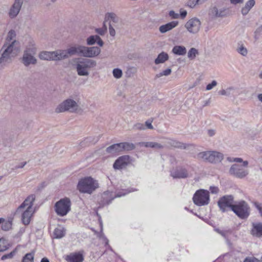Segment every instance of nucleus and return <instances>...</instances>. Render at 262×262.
I'll return each instance as SVG.
<instances>
[{"label": "nucleus", "instance_id": "ea45409f", "mask_svg": "<svg viewBox=\"0 0 262 262\" xmlns=\"http://www.w3.org/2000/svg\"><path fill=\"white\" fill-rule=\"evenodd\" d=\"M205 2V0H189L187 2V6L190 8H193L196 4H201Z\"/></svg>", "mask_w": 262, "mask_h": 262}, {"label": "nucleus", "instance_id": "7c9ffc66", "mask_svg": "<svg viewBox=\"0 0 262 262\" xmlns=\"http://www.w3.org/2000/svg\"><path fill=\"white\" fill-rule=\"evenodd\" d=\"M16 35V33L14 30H11L9 31L8 33L6 41L4 44H9L12 42L13 41H17L15 39Z\"/></svg>", "mask_w": 262, "mask_h": 262}, {"label": "nucleus", "instance_id": "0e129e2a", "mask_svg": "<svg viewBox=\"0 0 262 262\" xmlns=\"http://www.w3.org/2000/svg\"><path fill=\"white\" fill-rule=\"evenodd\" d=\"M208 135L211 137L215 135V131L213 129H209L208 130Z\"/></svg>", "mask_w": 262, "mask_h": 262}, {"label": "nucleus", "instance_id": "20e7f679", "mask_svg": "<svg viewBox=\"0 0 262 262\" xmlns=\"http://www.w3.org/2000/svg\"><path fill=\"white\" fill-rule=\"evenodd\" d=\"M37 52V48L34 42H31L24 51L21 62L25 67L30 64L35 65L37 63V59L35 57Z\"/></svg>", "mask_w": 262, "mask_h": 262}, {"label": "nucleus", "instance_id": "412c9836", "mask_svg": "<svg viewBox=\"0 0 262 262\" xmlns=\"http://www.w3.org/2000/svg\"><path fill=\"white\" fill-rule=\"evenodd\" d=\"M178 25V21H172L170 23H168L165 25H163L159 27V31L161 33H165L176 27H177Z\"/></svg>", "mask_w": 262, "mask_h": 262}, {"label": "nucleus", "instance_id": "49530a36", "mask_svg": "<svg viewBox=\"0 0 262 262\" xmlns=\"http://www.w3.org/2000/svg\"><path fill=\"white\" fill-rule=\"evenodd\" d=\"M11 226H12L11 222L7 221V222H5V221H4L2 223V229L3 230L8 231L11 228Z\"/></svg>", "mask_w": 262, "mask_h": 262}, {"label": "nucleus", "instance_id": "7ed1b4c3", "mask_svg": "<svg viewBox=\"0 0 262 262\" xmlns=\"http://www.w3.org/2000/svg\"><path fill=\"white\" fill-rule=\"evenodd\" d=\"M99 187L97 181L91 177L80 179L77 185L78 190L82 193L91 194Z\"/></svg>", "mask_w": 262, "mask_h": 262}, {"label": "nucleus", "instance_id": "13d9d810", "mask_svg": "<svg viewBox=\"0 0 262 262\" xmlns=\"http://www.w3.org/2000/svg\"><path fill=\"white\" fill-rule=\"evenodd\" d=\"M151 123H152V121L149 120H147L145 122V124L144 125H145V126H146V127L147 128L150 129H152L154 128V127H153V126L151 124Z\"/></svg>", "mask_w": 262, "mask_h": 262}, {"label": "nucleus", "instance_id": "5701e85b", "mask_svg": "<svg viewBox=\"0 0 262 262\" xmlns=\"http://www.w3.org/2000/svg\"><path fill=\"white\" fill-rule=\"evenodd\" d=\"M66 260L68 262H82L83 257L80 253L71 254L67 256Z\"/></svg>", "mask_w": 262, "mask_h": 262}, {"label": "nucleus", "instance_id": "680f3d73", "mask_svg": "<svg viewBox=\"0 0 262 262\" xmlns=\"http://www.w3.org/2000/svg\"><path fill=\"white\" fill-rule=\"evenodd\" d=\"M187 11L186 10H181L180 11V16L182 18H185L187 15Z\"/></svg>", "mask_w": 262, "mask_h": 262}, {"label": "nucleus", "instance_id": "052dcab7", "mask_svg": "<svg viewBox=\"0 0 262 262\" xmlns=\"http://www.w3.org/2000/svg\"><path fill=\"white\" fill-rule=\"evenodd\" d=\"M26 164L27 162L21 163L15 166V169L23 168L26 165Z\"/></svg>", "mask_w": 262, "mask_h": 262}, {"label": "nucleus", "instance_id": "ddd939ff", "mask_svg": "<svg viewBox=\"0 0 262 262\" xmlns=\"http://www.w3.org/2000/svg\"><path fill=\"white\" fill-rule=\"evenodd\" d=\"M85 46L81 45H77L75 46L71 47L67 50H62V52H65V56L64 59L69 57V56L78 54L84 56Z\"/></svg>", "mask_w": 262, "mask_h": 262}, {"label": "nucleus", "instance_id": "774afa93", "mask_svg": "<svg viewBox=\"0 0 262 262\" xmlns=\"http://www.w3.org/2000/svg\"><path fill=\"white\" fill-rule=\"evenodd\" d=\"M40 262H50V261L48 258L43 257L41 259Z\"/></svg>", "mask_w": 262, "mask_h": 262}, {"label": "nucleus", "instance_id": "f257e3e1", "mask_svg": "<svg viewBox=\"0 0 262 262\" xmlns=\"http://www.w3.org/2000/svg\"><path fill=\"white\" fill-rule=\"evenodd\" d=\"M35 199L34 195H29L16 210V213H22L21 220L25 225H29L30 222L31 217L34 212L32 206Z\"/></svg>", "mask_w": 262, "mask_h": 262}, {"label": "nucleus", "instance_id": "3c124183", "mask_svg": "<svg viewBox=\"0 0 262 262\" xmlns=\"http://www.w3.org/2000/svg\"><path fill=\"white\" fill-rule=\"evenodd\" d=\"M217 85V82L215 80H213L211 83L208 84L206 86V90H211L213 87L216 86Z\"/></svg>", "mask_w": 262, "mask_h": 262}, {"label": "nucleus", "instance_id": "a878e982", "mask_svg": "<svg viewBox=\"0 0 262 262\" xmlns=\"http://www.w3.org/2000/svg\"><path fill=\"white\" fill-rule=\"evenodd\" d=\"M106 151L107 153L114 154L117 152H121V148L120 143L114 144L107 147Z\"/></svg>", "mask_w": 262, "mask_h": 262}, {"label": "nucleus", "instance_id": "de8ad7c7", "mask_svg": "<svg viewBox=\"0 0 262 262\" xmlns=\"http://www.w3.org/2000/svg\"><path fill=\"white\" fill-rule=\"evenodd\" d=\"M233 161L237 163H242L243 162V165L244 167H247L248 165V162L247 161H243V159L240 158H233Z\"/></svg>", "mask_w": 262, "mask_h": 262}, {"label": "nucleus", "instance_id": "69168bd1", "mask_svg": "<svg viewBox=\"0 0 262 262\" xmlns=\"http://www.w3.org/2000/svg\"><path fill=\"white\" fill-rule=\"evenodd\" d=\"M223 237L225 238H227V231H222V232L220 233Z\"/></svg>", "mask_w": 262, "mask_h": 262}, {"label": "nucleus", "instance_id": "6e6552de", "mask_svg": "<svg viewBox=\"0 0 262 262\" xmlns=\"http://www.w3.org/2000/svg\"><path fill=\"white\" fill-rule=\"evenodd\" d=\"M209 192L205 189L197 190L193 195V201L199 206L208 205L209 203Z\"/></svg>", "mask_w": 262, "mask_h": 262}, {"label": "nucleus", "instance_id": "4d7b16f0", "mask_svg": "<svg viewBox=\"0 0 262 262\" xmlns=\"http://www.w3.org/2000/svg\"><path fill=\"white\" fill-rule=\"evenodd\" d=\"M209 190L213 194L217 193L219 191L218 187L215 186H210Z\"/></svg>", "mask_w": 262, "mask_h": 262}, {"label": "nucleus", "instance_id": "c03bdc74", "mask_svg": "<svg viewBox=\"0 0 262 262\" xmlns=\"http://www.w3.org/2000/svg\"><path fill=\"white\" fill-rule=\"evenodd\" d=\"M223 11L219 12L217 8L215 7H213L211 10V14L215 17H222L224 14Z\"/></svg>", "mask_w": 262, "mask_h": 262}, {"label": "nucleus", "instance_id": "5fc2aeb1", "mask_svg": "<svg viewBox=\"0 0 262 262\" xmlns=\"http://www.w3.org/2000/svg\"><path fill=\"white\" fill-rule=\"evenodd\" d=\"M95 31L97 33L100 35H104L105 33L106 32L105 31V29L101 28H97L95 29Z\"/></svg>", "mask_w": 262, "mask_h": 262}, {"label": "nucleus", "instance_id": "864d4df0", "mask_svg": "<svg viewBox=\"0 0 262 262\" xmlns=\"http://www.w3.org/2000/svg\"><path fill=\"white\" fill-rule=\"evenodd\" d=\"M169 15L173 19H177L179 16V14L175 13V12L173 10H171L169 11Z\"/></svg>", "mask_w": 262, "mask_h": 262}, {"label": "nucleus", "instance_id": "b1692460", "mask_svg": "<svg viewBox=\"0 0 262 262\" xmlns=\"http://www.w3.org/2000/svg\"><path fill=\"white\" fill-rule=\"evenodd\" d=\"M139 145L141 146L155 149H161L163 148V146L161 144L154 142H142L139 143Z\"/></svg>", "mask_w": 262, "mask_h": 262}, {"label": "nucleus", "instance_id": "9d476101", "mask_svg": "<svg viewBox=\"0 0 262 262\" xmlns=\"http://www.w3.org/2000/svg\"><path fill=\"white\" fill-rule=\"evenodd\" d=\"M65 52L57 50L53 52L42 51L39 54V57L41 60H60L64 59Z\"/></svg>", "mask_w": 262, "mask_h": 262}, {"label": "nucleus", "instance_id": "f8f14e48", "mask_svg": "<svg viewBox=\"0 0 262 262\" xmlns=\"http://www.w3.org/2000/svg\"><path fill=\"white\" fill-rule=\"evenodd\" d=\"M201 21L197 18H192L185 25V27L191 33H196L200 30Z\"/></svg>", "mask_w": 262, "mask_h": 262}, {"label": "nucleus", "instance_id": "473e14b6", "mask_svg": "<svg viewBox=\"0 0 262 262\" xmlns=\"http://www.w3.org/2000/svg\"><path fill=\"white\" fill-rule=\"evenodd\" d=\"M10 247V244L7 239L4 238H0V252L7 250Z\"/></svg>", "mask_w": 262, "mask_h": 262}, {"label": "nucleus", "instance_id": "f3484780", "mask_svg": "<svg viewBox=\"0 0 262 262\" xmlns=\"http://www.w3.org/2000/svg\"><path fill=\"white\" fill-rule=\"evenodd\" d=\"M23 1L27 2L25 0H15L14 4L12 6L9 11V16L11 18L16 17L19 13L21 9Z\"/></svg>", "mask_w": 262, "mask_h": 262}, {"label": "nucleus", "instance_id": "9b49d317", "mask_svg": "<svg viewBox=\"0 0 262 262\" xmlns=\"http://www.w3.org/2000/svg\"><path fill=\"white\" fill-rule=\"evenodd\" d=\"M234 204V198L232 195H224L217 202V205L223 212L227 211L228 208H230L232 210Z\"/></svg>", "mask_w": 262, "mask_h": 262}, {"label": "nucleus", "instance_id": "f03ea898", "mask_svg": "<svg viewBox=\"0 0 262 262\" xmlns=\"http://www.w3.org/2000/svg\"><path fill=\"white\" fill-rule=\"evenodd\" d=\"M18 43V41H13L9 44H4L0 50L1 64L6 65L12 61L17 54L18 47L16 45Z\"/></svg>", "mask_w": 262, "mask_h": 262}, {"label": "nucleus", "instance_id": "a18cd8bd", "mask_svg": "<svg viewBox=\"0 0 262 262\" xmlns=\"http://www.w3.org/2000/svg\"><path fill=\"white\" fill-rule=\"evenodd\" d=\"M113 74L115 78H120L122 76V70L118 68L114 69L113 71Z\"/></svg>", "mask_w": 262, "mask_h": 262}, {"label": "nucleus", "instance_id": "e2e57ef3", "mask_svg": "<svg viewBox=\"0 0 262 262\" xmlns=\"http://www.w3.org/2000/svg\"><path fill=\"white\" fill-rule=\"evenodd\" d=\"M244 2V0H230V2L232 4H240L243 3Z\"/></svg>", "mask_w": 262, "mask_h": 262}, {"label": "nucleus", "instance_id": "c9c22d12", "mask_svg": "<svg viewBox=\"0 0 262 262\" xmlns=\"http://www.w3.org/2000/svg\"><path fill=\"white\" fill-rule=\"evenodd\" d=\"M34 253L33 252L28 253L23 257L21 262H33Z\"/></svg>", "mask_w": 262, "mask_h": 262}, {"label": "nucleus", "instance_id": "cd10ccee", "mask_svg": "<svg viewBox=\"0 0 262 262\" xmlns=\"http://www.w3.org/2000/svg\"><path fill=\"white\" fill-rule=\"evenodd\" d=\"M167 143L169 146L175 148L181 149H185L186 148V146L184 143L173 139L168 140Z\"/></svg>", "mask_w": 262, "mask_h": 262}, {"label": "nucleus", "instance_id": "c85d7f7f", "mask_svg": "<svg viewBox=\"0 0 262 262\" xmlns=\"http://www.w3.org/2000/svg\"><path fill=\"white\" fill-rule=\"evenodd\" d=\"M168 54L162 52L158 55L157 58L155 60V63L156 64L164 63L168 59Z\"/></svg>", "mask_w": 262, "mask_h": 262}, {"label": "nucleus", "instance_id": "2eb2a0df", "mask_svg": "<svg viewBox=\"0 0 262 262\" xmlns=\"http://www.w3.org/2000/svg\"><path fill=\"white\" fill-rule=\"evenodd\" d=\"M170 176L174 179H185L188 177V170L183 167H178L171 171Z\"/></svg>", "mask_w": 262, "mask_h": 262}, {"label": "nucleus", "instance_id": "a211bd4d", "mask_svg": "<svg viewBox=\"0 0 262 262\" xmlns=\"http://www.w3.org/2000/svg\"><path fill=\"white\" fill-rule=\"evenodd\" d=\"M101 52L100 49L98 47H85L84 57H94L98 56Z\"/></svg>", "mask_w": 262, "mask_h": 262}, {"label": "nucleus", "instance_id": "bb28decb", "mask_svg": "<svg viewBox=\"0 0 262 262\" xmlns=\"http://www.w3.org/2000/svg\"><path fill=\"white\" fill-rule=\"evenodd\" d=\"M254 0H249L245 4L244 7L242 9V13L243 15H247L250 9L255 5Z\"/></svg>", "mask_w": 262, "mask_h": 262}, {"label": "nucleus", "instance_id": "37998d69", "mask_svg": "<svg viewBox=\"0 0 262 262\" xmlns=\"http://www.w3.org/2000/svg\"><path fill=\"white\" fill-rule=\"evenodd\" d=\"M234 90L233 87H230L225 90H222L220 91L218 93L219 94L225 96H230L231 95V92Z\"/></svg>", "mask_w": 262, "mask_h": 262}, {"label": "nucleus", "instance_id": "bf43d9fd", "mask_svg": "<svg viewBox=\"0 0 262 262\" xmlns=\"http://www.w3.org/2000/svg\"><path fill=\"white\" fill-rule=\"evenodd\" d=\"M109 31H110V34L112 36H114L115 35V33H116L115 30L113 28V27H112V26L111 25V24H110V25H109Z\"/></svg>", "mask_w": 262, "mask_h": 262}, {"label": "nucleus", "instance_id": "338daca9", "mask_svg": "<svg viewBox=\"0 0 262 262\" xmlns=\"http://www.w3.org/2000/svg\"><path fill=\"white\" fill-rule=\"evenodd\" d=\"M129 192H126V193H122L121 192H118L116 194V195H115V197H121L122 196H123L124 195H125L126 193H128Z\"/></svg>", "mask_w": 262, "mask_h": 262}, {"label": "nucleus", "instance_id": "1a4fd4ad", "mask_svg": "<svg viewBox=\"0 0 262 262\" xmlns=\"http://www.w3.org/2000/svg\"><path fill=\"white\" fill-rule=\"evenodd\" d=\"M78 105L77 103L72 99H67L59 104L55 109L57 113H62L66 111L74 112L78 110Z\"/></svg>", "mask_w": 262, "mask_h": 262}, {"label": "nucleus", "instance_id": "2f4dec72", "mask_svg": "<svg viewBox=\"0 0 262 262\" xmlns=\"http://www.w3.org/2000/svg\"><path fill=\"white\" fill-rule=\"evenodd\" d=\"M120 147L121 148L122 151H130L135 148V146L133 143L128 142L120 143Z\"/></svg>", "mask_w": 262, "mask_h": 262}, {"label": "nucleus", "instance_id": "aec40b11", "mask_svg": "<svg viewBox=\"0 0 262 262\" xmlns=\"http://www.w3.org/2000/svg\"><path fill=\"white\" fill-rule=\"evenodd\" d=\"M76 65H79L86 69L94 67L96 65V62L92 59L83 58L79 60Z\"/></svg>", "mask_w": 262, "mask_h": 262}, {"label": "nucleus", "instance_id": "79ce46f5", "mask_svg": "<svg viewBox=\"0 0 262 262\" xmlns=\"http://www.w3.org/2000/svg\"><path fill=\"white\" fill-rule=\"evenodd\" d=\"M171 73V69L170 68H168L165 70H164L163 72H160L156 75V78H160L163 76H168Z\"/></svg>", "mask_w": 262, "mask_h": 262}, {"label": "nucleus", "instance_id": "c756f323", "mask_svg": "<svg viewBox=\"0 0 262 262\" xmlns=\"http://www.w3.org/2000/svg\"><path fill=\"white\" fill-rule=\"evenodd\" d=\"M66 234V229L62 227L56 228L54 231V235L56 238H61L63 237Z\"/></svg>", "mask_w": 262, "mask_h": 262}, {"label": "nucleus", "instance_id": "a19ab883", "mask_svg": "<svg viewBox=\"0 0 262 262\" xmlns=\"http://www.w3.org/2000/svg\"><path fill=\"white\" fill-rule=\"evenodd\" d=\"M17 249L16 248H15L10 253L5 254L3 256H2V257H1V259L2 260H5L7 259H12L13 257V256L15 255Z\"/></svg>", "mask_w": 262, "mask_h": 262}, {"label": "nucleus", "instance_id": "603ef678", "mask_svg": "<svg viewBox=\"0 0 262 262\" xmlns=\"http://www.w3.org/2000/svg\"><path fill=\"white\" fill-rule=\"evenodd\" d=\"M244 262H259V260L255 257H246Z\"/></svg>", "mask_w": 262, "mask_h": 262}, {"label": "nucleus", "instance_id": "4468645a", "mask_svg": "<svg viewBox=\"0 0 262 262\" xmlns=\"http://www.w3.org/2000/svg\"><path fill=\"white\" fill-rule=\"evenodd\" d=\"M229 172L239 178H243L248 174V170L245 169L241 166L236 164L231 166L229 169Z\"/></svg>", "mask_w": 262, "mask_h": 262}, {"label": "nucleus", "instance_id": "0eeeda50", "mask_svg": "<svg viewBox=\"0 0 262 262\" xmlns=\"http://www.w3.org/2000/svg\"><path fill=\"white\" fill-rule=\"evenodd\" d=\"M71 202L68 198H64L57 201L54 206L56 214L60 216L66 215L71 210Z\"/></svg>", "mask_w": 262, "mask_h": 262}, {"label": "nucleus", "instance_id": "393cba45", "mask_svg": "<svg viewBox=\"0 0 262 262\" xmlns=\"http://www.w3.org/2000/svg\"><path fill=\"white\" fill-rule=\"evenodd\" d=\"M172 52L177 55L183 56L187 53L186 48L183 46H175L172 50Z\"/></svg>", "mask_w": 262, "mask_h": 262}, {"label": "nucleus", "instance_id": "423d86ee", "mask_svg": "<svg viewBox=\"0 0 262 262\" xmlns=\"http://www.w3.org/2000/svg\"><path fill=\"white\" fill-rule=\"evenodd\" d=\"M232 211L240 219H246L250 214V207L245 201H240L234 203Z\"/></svg>", "mask_w": 262, "mask_h": 262}, {"label": "nucleus", "instance_id": "6ab92c4d", "mask_svg": "<svg viewBox=\"0 0 262 262\" xmlns=\"http://www.w3.org/2000/svg\"><path fill=\"white\" fill-rule=\"evenodd\" d=\"M251 234L253 236L258 237L262 236V223H253Z\"/></svg>", "mask_w": 262, "mask_h": 262}, {"label": "nucleus", "instance_id": "72a5a7b5", "mask_svg": "<svg viewBox=\"0 0 262 262\" xmlns=\"http://www.w3.org/2000/svg\"><path fill=\"white\" fill-rule=\"evenodd\" d=\"M111 19L113 22L116 23L119 20V18L114 13H107L105 15V21Z\"/></svg>", "mask_w": 262, "mask_h": 262}, {"label": "nucleus", "instance_id": "f704fd0d", "mask_svg": "<svg viewBox=\"0 0 262 262\" xmlns=\"http://www.w3.org/2000/svg\"><path fill=\"white\" fill-rule=\"evenodd\" d=\"M199 54V52L197 49L194 48H191L188 51L187 54L188 58L191 60L194 59L196 56Z\"/></svg>", "mask_w": 262, "mask_h": 262}, {"label": "nucleus", "instance_id": "e433bc0d", "mask_svg": "<svg viewBox=\"0 0 262 262\" xmlns=\"http://www.w3.org/2000/svg\"><path fill=\"white\" fill-rule=\"evenodd\" d=\"M76 70L79 76H88L89 74L87 69L82 68L79 65H76Z\"/></svg>", "mask_w": 262, "mask_h": 262}, {"label": "nucleus", "instance_id": "4be33fe9", "mask_svg": "<svg viewBox=\"0 0 262 262\" xmlns=\"http://www.w3.org/2000/svg\"><path fill=\"white\" fill-rule=\"evenodd\" d=\"M86 42L87 45L89 46L93 45L96 42H97V44L100 47L103 46L104 44L102 40L101 39L99 36L97 35H91L89 37L86 39Z\"/></svg>", "mask_w": 262, "mask_h": 262}, {"label": "nucleus", "instance_id": "09e8293b", "mask_svg": "<svg viewBox=\"0 0 262 262\" xmlns=\"http://www.w3.org/2000/svg\"><path fill=\"white\" fill-rule=\"evenodd\" d=\"M133 129L135 130H144L145 129V126L142 123H138L134 125Z\"/></svg>", "mask_w": 262, "mask_h": 262}, {"label": "nucleus", "instance_id": "dca6fc26", "mask_svg": "<svg viewBox=\"0 0 262 262\" xmlns=\"http://www.w3.org/2000/svg\"><path fill=\"white\" fill-rule=\"evenodd\" d=\"M129 156H122L118 158L113 164V167L116 169H121L125 167L129 163Z\"/></svg>", "mask_w": 262, "mask_h": 262}, {"label": "nucleus", "instance_id": "8fccbe9b", "mask_svg": "<svg viewBox=\"0 0 262 262\" xmlns=\"http://www.w3.org/2000/svg\"><path fill=\"white\" fill-rule=\"evenodd\" d=\"M253 204L255 207L258 210L259 214L262 217V204L257 202H254Z\"/></svg>", "mask_w": 262, "mask_h": 262}, {"label": "nucleus", "instance_id": "6e6d98bb", "mask_svg": "<svg viewBox=\"0 0 262 262\" xmlns=\"http://www.w3.org/2000/svg\"><path fill=\"white\" fill-rule=\"evenodd\" d=\"M99 138H100V136H98V137H97L96 138H93V140H91L92 139V137H89V138H87L86 140V142L89 141L90 142H92L93 144H95L97 142H98V141L99 140Z\"/></svg>", "mask_w": 262, "mask_h": 262}, {"label": "nucleus", "instance_id": "39448f33", "mask_svg": "<svg viewBox=\"0 0 262 262\" xmlns=\"http://www.w3.org/2000/svg\"><path fill=\"white\" fill-rule=\"evenodd\" d=\"M198 160L212 164L220 163L224 159V155L217 151L207 150L198 153L196 155Z\"/></svg>", "mask_w": 262, "mask_h": 262}, {"label": "nucleus", "instance_id": "58836bf2", "mask_svg": "<svg viewBox=\"0 0 262 262\" xmlns=\"http://www.w3.org/2000/svg\"><path fill=\"white\" fill-rule=\"evenodd\" d=\"M238 46L236 49L237 52L240 54L242 55L243 56H246L248 53L247 49L245 47H244L243 45L238 43Z\"/></svg>", "mask_w": 262, "mask_h": 262}, {"label": "nucleus", "instance_id": "4c0bfd02", "mask_svg": "<svg viewBox=\"0 0 262 262\" xmlns=\"http://www.w3.org/2000/svg\"><path fill=\"white\" fill-rule=\"evenodd\" d=\"M110 195H111V194L109 192H104L102 194V199H103V204L106 205L110 204L112 201L114 199V197H112L111 199L107 200V198Z\"/></svg>", "mask_w": 262, "mask_h": 262}]
</instances>
